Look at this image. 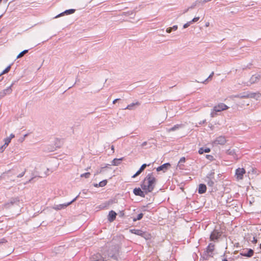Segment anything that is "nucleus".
<instances>
[{
  "label": "nucleus",
  "instance_id": "obj_14",
  "mask_svg": "<svg viewBox=\"0 0 261 261\" xmlns=\"http://www.w3.org/2000/svg\"><path fill=\"white\" fill-rule=\"evenodd\" d=\"M133 192L135 195L137 196H140L143 197H145V194L144 192L142 191L139 188L134 189Z\"/></svg>",
  "mask_w": 261,
  "mask_h": 261
},
{
  "label": "nucleus",
  "instance_id": "obj_46",
  "mask_svg": "<svg viewBox=\"0 0 261 261\" xmlns=\"http://www.w3.org/2000/svg\"><path fill=\"white\" fill-rule=\"evenodd\" d=\"M147 144V142L146 141H145L142 143L141 146H142V147H144V146H146Z\"/></svg>",
  "mask_w": 261,
  "mask_h": 261
},
{
  "label": "nucleus",
  "instance_id": "obj_45",
  "mask_svg": "<svg viewBox=\"0 0 261 261\" xmlns=\"http://www.w3.org/2000/svg\"><path fill=\"white\" fill-rule=\"evenodd\" d=\"M171 29H172V30L176 31L177 29V25H175L173 26V27H172Z\"/></svg>",
  "mask_w": 261,
  "mask_h": 261
},
{
  "label": "nucleus",
  "instance_id": "obj_49",
  "mask_svg": "<svg viewBox=\"0 0 261 261\" xmlns=\"http://www.w3.org/2000/svg\"><path fill=\"white\" fill-rule=\"evenodd\" d=\"M118 100H119V99L117 98V99H115V100H114V101H113V104H115Z\"/></svg>",
  "mask_w": 261,
  "mask_h": 261
},
{
  "label": "nucleus",
  "instance_id": "obj_22",
  "mask_svg": "<svg viewBox=\"0 0 261 261\" xmlns=\"http://www.w3.org/2000/svg\"><path fill=\"white\" fill-rule=\"evenodd\" d=\"M210 151V149L209 148L201 147L198 150V152L199 154H203L204 152L207 153V152H209Z\"/></svg>",
  "mask_w": 261,
  "mask_h": 261
},
{
  "label": "nucleus",
  "instance_id": "obj_1",
  "mask_svg": "<svg viewBox=\"0 0 261 261\" xmlns=\"http://www.w3.org/2000/svg\"><path fill=\"white\" fill-rule=\"evenodd\" d=\"M156 183V179L152 175V173H149L144 179L141 186L145 193H147L153 191Z\"/></svg>",
  "mask_w": 261,
  "mask_h": 261
},
{
  "label": "nucleus",
  "instance_id": "obj_20",
  "mask_svg": "<svg viewBox=\"0 0 261 261\" xmlns=\"http://www.w3.org/2000/svg\"><path fill=\"white\" fill-rule=\"evenodd\" d=\"M226 153L227 154L232 155L234 158L236 157V152L235 149H229L227 150Z\"/></svg>",
  "mask_w": 261,
  "mask_h": 261
},
{
  "label": "nucleus",
  "instance_id": "obj_50",
  "mask_svg": "<svg viewBox=\"0 0 261 261\" xmlns=\"http://www.w3.org/2000/svg\"><path fill=\"white\" fill-rule=\"evenodd\" d=\"M189 9H190V8H189V7L188 8H187V9H186V10L184 11L183 13H185L189 11Z\"/></svg>",
  "mask_w": 261,
  "mask_h": 261
},
{
  "label": "nucleus",
  "instance_id": "obj_3",
  "mask_svg": "<svg viewBox=\"0 0 261 261\" xmlns=\"http://www.w3.org/2000/svg\"><path fill=\"white\" fill-rule=\"evenodd\" d=\"M261 79V75L258 73H255L252 75L249 80L247 82L243 83L244 84L247 86H250L252 84L256 83L259 81Z\"/></svg>",
  "mask_w": 261,
  "mask_h": 261
},
{
  "label": "nucleus",
  "instance_id": "obj_58",
  "mask_svg": "<svg viewBox=\"0 0 261 261\" xmlns=\"http://www.w3.org/2000/svg\"><path fill=\"white\" fill-rule=\"evenodd\" d=\"M5 2H7L8 0H4Z\"/></svg>",
  "mask_w": 261,
  "mask_h": 261
},
{
  "label": "nucleus",
  "instance_id": "obj_39",
  "mask_svg": "<svg viewBox=\"0 0 261 261\" xmlns=\"http://www.w3.org/2000/svg\"><path fill=\"white\" fill-rule=\"evenodd\" d=\"M6 242H7V241L4 238L0 239V245L1 244L5 243Z\"/></svg>",
  "mask_w": 261,
  "mask_h": 261
},
{
  "label": "nucleus",
  "instance_id": "obj_60",
  "mask_svg": "<svg viewBox=\"0 0 261 261\" xmlns=\"http://www.w3.org/2000/svg\"><path fill=\"white\" fill-rule=\"evenodd\" d=\"M2 1V0H0V4L1 3Z\"/></svg>",
  "mask_w": 261,
  "mask_h": 261
},
{
  "label": "nucleus",
  "instance_id": "obj_27",
  "mask_svg": "<svg viewBox=\"0 0 261 261\" xmlns=\"http://www.w3.org/2000/svg\"><path fill=\"white\" fill-rule=\"evenodd\" d=\"M143 216V214L142 213H140L137 215L136 218H134L133 219V220H134V221L140 220L142 218Z\"/></svg>",
  "mask_w": 261,
  "mask_h": 261
},
{
  "label": "nucleus",
  "instance_id": "obj_59",
  "mask_svg": "<svg viewBox=\"0 0 261 261\" xmlns=\"http://www.w3.org/2000/svg\"><path fill=\"white\" fill-rule=\"evenodd\" d=\"M97 186H98V185H97V184H96V185H95V187H97Z\"/></svg>",
  "mask_w": 261,
  "mask_h": 261
},
{
  "label": "nucleus",
  "instance_id": "obj_2",
  "mask_svg": "<svg viewBox=\"0 0 261 261\" xmlns=\"http://www.w3.org/2000/svg\"><path fill=\"white\" fill-rule=\"evenodd\" d=\"M228 109V107L227 106L223 103H220L213 108L211 113V116L212 117H215L217 116V112H220Z\"/></svg>",
  "mask_w": 261,
  "mask_h": 261
},
{
  "label": "nucleus",
  "instance_id": "obj_19",
  "mask_svg": "<svg viewBox=\"0 0 261 261\" xmlns=\"http://www.w3.org/2000/svg\"><path fill=\"white\" fill-rule=\"evenodd\" d=\"M122 160H123L122 158H120V159H114L112 161L111 164L113 166H118V165H120L121 161H122Z\"/></svg>",
  "mask_w": 261,
  "mask_h": 261
},
{
  "label": "nucleus",
  "instance_id": "obj_7",
  "mask_svg": "<svg viewBox=\"0 0 261 261\" xmlns=\"http://www.w3.org/2000/svg\"><path fill=\"white\" fill-rule=\"evenodd\" d=\"M226 142V140L224 136H219L217 137L213 142V144L214 145H223Z\"/></svg>",
  "mask_w": 261,
  "mask_h": 261
},
{
  "label": "nucleus",
  "instance_id": "obj_36",
  "mask_svg": "<svg viewBox=\"0 0 261 261\" xmlns=\"http://www.w3.org/2000/svg\"><path fill=\"white\" fill-rule=\"evenodd\" d=\"M191 22L190 21H188V22H187L186 23H185L184 26H183V28L184 29H186L187 28H188V27H189L191 24Z\"/></svg>",
  "mask_w": 261,
  "mask_h": 261
},
{
  "label": "nucleus",
  "instance_id": "obj_31",
  "mask_svg": "<svg viewBox=\"0 0 261 261\" xmlns=\"http://www.w3.org/2000/svg\"><path fill=\"white\" fill-rule=\"evenodd\" d=\"M107 180H102V181H100V182L99 183V184H98V186H99V187H103V186H106V184H107Z\"/></svg>",
  "mask_w": 261,
  "mask_h": 261
},
{
  "label": "nucleus",
  "instance_id": "obj_61",
  "mask_svg": "<svg viewBox=\"0 0 261 261\" xmlns=\"http://www.w3.org/2000/svg\"><path fill=\"white\" fill-rule=\"evenodd\" d=\"M2 15H1V16H0V18L2 17Z\"/></svg>",
  "mask_w": 261,
  "mask_h": 261
},
{
  "label": "nucleus",
  "instance_id": "obj_52",
  "mask_svg": "<svg viewBox=\"0 0 261 261\" xmlns=\"http://www.w3.org/2000/svg\"><path fill=\"white\" fill-rule=\"evenodd\" d=\"M111 150L113 151V152H114V146L113 145L111 146Z\"/></svg>",
  "mask_w": 261,
  "mask_h": 261
},
{
  "label": "nucleus",
  "instance_id": "obj_62",
  "mask_svg": "<svg viewBox=\"0 0 261 261\" xmlns=\"http://www.w3.org/2000/svg\"><path fill=\"white\" fill-rule=\"evenodd\" d=\"M260 248H261V244H260Z\"/></svg>",
  "mask_w": 261,
  "mask_h": 261
},
{
  "label": "nucleus",
  "instance_id": "obj_28",
  "mask_svg": "<svg viewBox=\"0 0 261 261\" xmlns=\"http://www.w3.org/2000/svg\"><path fill=\"white\" fill-rule=\"evenodd\" d=\"M28 52V49H25L20 53L18 55L17 57V58H21L25 54L27 53Z\"/></svg>",
  "mask_w": 261,
  "mask_h": 261
},
{
  "label": "nucleus",
  "instance_id": "obj_54",
  "mask_svg": "<svg viewBox=\"0 0 261 261\" xmlns=\"http://www.w3.org/2000/svg\"><path fill=\"white\" fill-rule=\"evenodd\" d=\"M247 67H248V66H244V67H243V69H246Z\"/></svg>",
  "mask_w": 261,
  "mask_h": 261
},
{
  "label": "nucleus",
  "instance_id": "obj_57",
  "mask_svg": "<svg viewBox=\"0 0 261 261\" xmlns=\"http://www.w3.org/2000/svg\"><path fill=\"white\" fill-rule=\"evenodd\" d=\"M48 174L47 173H45V175H47Z\"/></svg>",
  "mask_w": 261,
  "mask_h": 261
},
{
  "label": "nucleus",
  "instance_id": "obj_43",
  "mask_svg": "<svg viewBox=\"0 0 261 261\" xmlns=\"http://www.w3.org/2000/svg\"><path fill=\"white\" fill-rule=\"evenodd\" d=\"M206 157L207 159H208L210 160H212V159L213 158V156L210 155H206Z\"/></svg>",
  "mask_w": 261,
  "mask_h": 261
},
{
  "label": "nucleus",
  "instance_id": "obj_10",
  "mask_svg": "<svg viewBox=\"0 0 261 261\" xmlns=\"http://www.w3.org/2000/svg\"><path fill=\"white\" fill-rule=\"evenodd\" d=\"M170 166L171 165L169 163H165L158 167L156 168V171L158 172L162 171L163 172H165L170 167Z\"/></svg>",
  "mask_w": 261,
  "mask_h": 261
},
{
  "label": "nucleus",
  "instance_id": "obj_37",
  "mask_svg": "<svg viewBox=\"0 0 261 261\" xmlns=\"http://www.w3.org/2000/svg\"><path fill=\"white\" fill-rule=\"evenodd\" d=\"M199 3L198 2H197V0L189 8L190 9H193L195 8V7L197 5V4Z\"/></svg>",
  "mask_w": 261,
  "mask_h": 261
},
{
  "label": "nucleus",
  "instance_id": "obj_15",
  "mask_svg": "<svg viewBox=\"0 0 261 261\" xmlns=\"http://www.w3.org/2000/svg\"><path fill=\"white\" fill-rule=\"evenodd\" d=\"M249 98H254L258 100L259 97H261V93L259 92L256 93H250L248 94Z\"/></svg>",
  "mask_w": 261,
  "mask_h": 261
},
{
  "label": "nucleus",
  "instance_id": "obj_29",
  "mask_svg": "<svg viewBox=\"0 0 261 261\" xmlns=\"http://www.w3.org/2000/svg\"><path fill=\"white\" fill-rule=\"evenodd\" d=\"M11 68V65L8 66L3 71V72L0 74V76L7 73L10 71V69Z\"/></svg>",
  "mask_w": 261,
  "mask_h": 261
},
{
  "label": "nucleus",
  "instance_id": "obj_30",
  "mask_svg": "<svg viewBox=\"0 0 261 261\" xmlns=\"http://www.w3.org/2000/svg\"><path fill=\"white\" fill-rule=\"evenodd\" d=\"M236 97H239L240 98H249L248 94H243V95H237L235 96Z\"/></svg>",
  "mask_w": 261,
  "mask_h": 261
},
{
  "label": "nucleus",
  "instance_id": "obj_55",
  "mask_svg": "<svg viewBox=\"0 0 261 261\" xmlns=\"http://www.w3.org/2000/svg\"><path fill=\"white\" fill-rule=\"evenodd\" d=\"M222 261H228L227 259H223Z\"/></svg>",
  "mask_w": 261,
  "mask_h": 261
},
{
  "label": "nucleus",
  "instance_id": "obj_18",
  "mask_svg": "<svg viewBox=\"0 0 261 261\" xmlns=\"http://www.w3.org/2000/svg\"><path fill=\"white\" fill-rule=\"evenodd\" d=\"M215 249V245L213 243H210L207 247L206 251L209 254H212L213 251Z\"/></svg>",
  "mask_w": 261,
  "mask_h": 261
},
{
  "label": "nucleus",
  "instance_id": "obj_44",
  "mask_svg": "<svg viewBox=\"0 0 261 261\" xmlns=\"http://www.w3.org/2000/svg\"><path fill=\"white\" fill-rule=\"evenodd\" d=\"M172 31V29H171V28H167L166 30V32L168 33H171Z\"/></svg>",
  "mask_w": 261,
  "mask_h": 261
},
{
  "label": "nucleus",
  "instance_id": "obj_41",
  "mask_svg": "<svg viewBox=\"0 0 261 261\" xmlns=\"http://www.w3.org/2000/svg\"><path fill=\"white\" fill-rule=\"evenodd\" d=\"M185 162V158L184 157H182L180 159V160L179 161V163H184Z\"/></svg>",
  "mask_w": 261,
  "mask_h": 261
},
{
  "label": "nucleus",
  "instance_id": "obj_23",
  "mask_svg": "<svg viewBox=\"0 0 261 261\" xmlns=\"http://www.w3.org/2000/svg\"><path fill=\"white\" fill-rule=\"evenodd\" d=\"M181 126H182V124H176V125H175L173 127L169 128L168 129V132H171V131L176 130L179 129V128L181 127Z\"/></svg>",
  "mask_w": 261,
  "mask_h": 261
},
{
  "label": "nucleus",
  "instance_id": "obj_16",
  "mask_svg": "<svg viewBox=\"0 0 261 261\" xmlns=\"http://www.w3.org/2000/svg\"><path fill=\"white\" fill-rule=\"evenodd\" d=\"M116 216V213L113 211H111L108 215V219L110 222H112L115 219Z\"/></svg>",
  "mask_w": 261,
  "mask_h": 261
},
{
  "label": "nucleus",
  "instance_id": "obj_35",
  "mask_svg": "<svg viewBox=\"0 0 261 261\" xmlns=\"http://www.w3.org/2000/svg\"><path fill=\"white\" fill-rule=\"evenodd\" d=\"M199 19V17H195L190 21L191 22V23L192 24L194 22H197Z\"/></svg>",
  "mask_w": 261,
  "mask_h": 261
},
{
  "label": "nucleus",
  "instance_id": "obj_6",
  "mask_svg": "<svg viewBox=\"0 0 261 261\" xmlns=\"http://www.w3.org/2000/svg\"><path fill=\"white\" fill-rule=\"evenodd\" d=\"M221 236V233L218 230L215 229L211 234L210 240L215 241L217 240Z\"/></svg>",
  "mask_w": 261,
  "mask_h": 261
},
{
  "label": "nucleus",
  "instance_id": "obj_56",
  "mask_svg": "<svg viewBox=\"0 0 261 261\" xmlns=\"http://www.w3.org/2000/svg\"><path fill=\"white\" fill-rule=\"evenodd\" d=\"M208 25H209V23H208L207 24H206V27L208 26Z\"/></svg>",
  "mask_w": 261,
  "mask_h": 261
},
{
  "label": "nucleus",
  "instance_id": "obj_25",
  "mask_svg": "<svg viewBox=\"0 0 261 261\" xmlns=\"http://www.w3.org/2000/svg\"><path fill=\"white\" fill-rule=\"evenodd\" d=\"M205 181L210 187H213L214 185V179H205Z\"/></svg>",
  "mask_w": 261,
  "mask_h": 261
},
{
  "label": "nucleus",
  "instance_id": "obj_42",
  "mask_svg": "<svg viewBox=\"0 0 261 261\" xmlns=\"http://www.w3.org/2000/svg\"><path fill=\"white\" fill-rule=\"evenodd\" d=\"M105 168V167H102V168H101L100 169V170H99V171H97V172H96V173H95V174H99V173H101V172L103 171V168Z\"/></svg>",
  "mask_w": 261,
  "mask_h": 261
},
{
  "label": "nucleus",
  "instance_id": "obj_12",
  "mask_svg": "<svg viewBox=\"0 0 261 261\" xmlns=\"http://www.w3.org/2000/svg\"><path fill=\"white\" fill-rule=\"evenodd\" d=\"M75 11V10L73 9L66 10L64 12H63L59 14V15H57L55 18H58V17H59L60 16H63L64 15L71 14L74 13Z\"/></svg>",
  "mask_w": 261,
  "mask_h": 261
},
{
  "label": "nucleus",
  "instance_id": "obj_48",
  "mask_svg": "<svg viewBox=\"0 0 261 261\" xmlns=\"http://www.w3.org/2000/svg\"><path fill=\"white\" fill-rule=\"evenodd\" d=\"M252 242L254 243H256L257 242V240L254 237H253V238Z\"/></svg>",
  "mask_w": 261,
  "mask_h": 261
},
{
  "label": "nucleus",
  "instance_id": "obj_17",
  "mask_svg": "<svg viewBox=\"0 0 261 261\" xmlns=\"http://www.w3.org/2000/svg\"><path fill=\"white\" fill-rule=\"evenodd\" d=\"M206 191V186L204 184H201L199 185L198 193L199 194H203Z\"/></svg>",
  "mask_w": 261,
  "mask_h": 261
},
{
  "label": "nucleus",
  "instance_id": "obj_5",
  "mask_svg": "<svg viewBox=\"0 0 261 261\" xmlns=\"http://www.w3.org/2000/svg\"><path fill=\"white\" fill-rule=\"evenodd\" d=\"M246 171L244 168H239L236 169L235 176L237 180H242L243 178L244 175L245 174Z\"/></svg>",
  "mask_w": 261,
  "mask_h": 261
},
{
  "label": "nucleus",
  "instance_id": "obj_33",
  "mask_svg": "<svg viewBox=\"0 0 261 261\" xmlns=\"http://www.w3.org/2000/svg\"><path fill=\"white\" fill-rule=\"evenodd\" d=\"M4 141H5L4 145H5L6 146H7L8 145V144H9V143L11 142V138L7 137L5 139Z\"/></svg>",
  "mask_w": 261,
  "mask_h": 261
},
{
  "label": "nucleus",
  "instance_id": "obj_32",
  "mask_svg": "<svg viewBox=\"0 0 261 261\" xmlns=\"http://www.w3.org/2000/svg\"><path fill=\"white\" fill-rule=\"evenodd\" d=\"M90 175V172H86L81 175V177H85L86 178H89Z\"/></svg>",
  "mask_w": 261,
  "mask_h": 261
},
{
  "label": "nucleus",
  "instance_id": "obj_53",
  "mask_svg": "<svg viewBox=\"0 0 261 261\" xmlns=\"http://www.w3.org/2000/svg\"><path fill=\"white\" fill-rule=\"evenodd\" d=\"M109 256H110V257H112V258H113V257H115V255H114V254H112V255H109Z\"/></svg>",
  "mask_w": 261,
  "mask_h": 261
},
{
  "label": "nucleus",
  "instance_id": "obj_26",
  "mask_svg": "<svg viewBox=\"0 0 261 261\" xmlns=\"http://www.w3.org/2000/svg\"><path fill=\"white\" fill-rule=\"evenodd\" d=\"M215 172L213 170L211 171L206 176L205 179H214Z\"/></svg>",
  "mask_w": 261,
  "mask_h": 261
},
{
  "label": "nucleus",
  "instance_id": "obj_47",
  "mask_svg": "<svg viewBox=\"0 0 261 261\" xmlns=\"http://www.w3.org/2000/svg\"><path fill=\"white\" fill-rule=\"evenodd\" d=\"M14 137H15V135L13 134H10V137L9 138H11V140L12 138H13Z\"/></svg>",
  "mask_w": 261,
  "mask_h": 261
},
{
  "label": "nucleus",
  "instance_id": "obj_8",
  "mask_svg": "<svg viewBox=\"0 0 261 261\" xmlns=\"http://www.w3.org/2000/svg\"><path fill=\"white\" fill-rule=\"evenodd\" d=\"M254 253V251L252 249H246V250H243L240 253V255L244 256H246L248 257H251Z\"/></svg>",
  "mask_w": 261,
  "mask_h": 261
},
{
  "label": "nucleus",
  "instance_id": "obj_21",
  "mask_svg": "<svg viewBox=\"0 0 261 261\" xmlns=\"http://www.w3.org/2000/svg\"><path fill=\"white\" fill-rule=\"evenodd\" d=\"M130 231L132 233L137 234L138 236H142L144 233L142 230H140V229H132V230H130Z\"/></svg>",
  "mask_w": 261,
  "mask_h": 261
},
{
  "label": "nucleus",
  "instance_id": "obj_24",
  "mask_svg": "<svg viewBox=\"0 0 261 261\" xmlns=\"http://www.w3.org/2000/svg\"><path fill=\"white\" fill-rule=\"evenodd\" d=\"M139 106L140 105V103L139 102H136V103H132L130 105H128L125 109L132 110L133 109L134 106Z\"/></svg>",
  "mask_w": 261,
  "mask_h": 261
},
{
  "label": "nucleus",
  "instance_id": "obj_9",
  "mask_svg": "<svg viewBox=\"0 0 261 261\" xmlns=\"http://www.w3.org/2000/svg\"><path fill=\"white\" fill-rule=\"evenodd\" d=\"M13 84H12L10 86H9L6 89H4L0 92V98H2V97H4L5 95H6L7 94H9L12 92L11 87H12Z\"/></svg>",
  "mask_w": 261,
  "mask_h": 261
},
{
  "label": "nucleus",
  "instance_id": "obj_51",
  "mask_svg": "<svg viewBox=\"0 0 261 261\" xmlns=\"http://www.w3.org/2000/svg\"><path fill=\"white\" fill-rule=\"evenodd\" d=\"M205 120H203V121H200V122L199 123V124H203V123H205Z\"/></svg>",
  "mask_w": 261,
  "mask_h": 261
},
{
  "label": "nucleus",
  "instance_id": "obj_40",
  "mask_svg": "<svg viewBox=\"0 0 261 261\" xmlns=\"http://www.w3.org/2000/svg\"><path fill=\"white\" fill-rule=\"evenodd\" d=\"M25 170H24V171L23 172H22L21 173H20V174H18V175H17V177H22V176L24 175V174H25Z\"/></svg>",
  "mask_w": 261,
  "mask_h": 261
},
{
  "label": "nucleus",
  "instance_id": "obj_38",
  "mask_svg": "<svg viewBox=\"0 0 261 261\" xmlns=\"http://www.w3.org/2000/svg\"><path fill=\"white\" fill-rule=\"evenodd\" d=\"M7 146H6L5 145H3V146H2L1 147H0V152H3L5 149H6Z\"/></svg>",
  "mask_w": 261,
  "mask_h": 261
},
{
  "label": "nucleus",
  "instance_id": "obj_34",
  "mask_svg": "<svg viewBox=\"0 0 261 261\" xmlns=\"http://www.w3.org/2000/svg\"><path fill=\"white\" fill-rule=\"evenodd\" d=\"M214 74V72H212L211 73V74L209 75V76H208V77H207V79H206L204 81L202 82V83H204V84H205V83H206V82L208 80H209L210 79H211L212 77V76H213Z\"/></svg>",
  "mask_w": 261,
  "mask_h": 261
},
{
  "label": "nucleus",
  "instance_id": "obj_13",
  "mask_svg": "<svg viewBox=\"0 0 261 261\" xmlns=\"http://www.w3.org/2000/svg\"><path fill=\"white\" fill-rule=\"evenodd\" d=\"M149 164H143L139 170L132 176L133 178H135V177L139 175L147 166H149Z\"/></svg>",
  "mask_w": 261,
  "mask_h": 261
},
{
  "label": "nucleus",
  "instance_id": "obj_4",
  "mask_svg": "<svg viewBox=\"0 0 261 261\" xmlns=\"http://www.w3.org/2000/svg\"><path fill=\"white\" fill-rule=\"evenodd\" d=\"M78 196H79V195L77 196L75 198H74L72 201H71L70 202H69L68 203H64V204H60L55 205L53 206V208L54 210H62V209H64L67 206H68V205L71 204L72 202L75 201L76 200V199L77 198Z\"/></svg>",
  "mask_w": 261,
  "mask_h": 261
},
{
  "label": "nucleus",
  "instance_id": "obj_11",
  "mask_svg": "<svg viewBox=\"0 0 261 261\" xmlns=\"http://www.w3.org/2000/svg\"><path fill=\"white\" fill-rule=\"evenodd\" d=\"M92 261H104V257L100 254L96 253L92 255L91 257Z\"/></svg>",
  "mask_w": 261,
  "mask_h": 261
}]
</instances>
